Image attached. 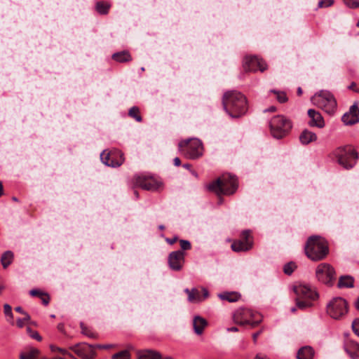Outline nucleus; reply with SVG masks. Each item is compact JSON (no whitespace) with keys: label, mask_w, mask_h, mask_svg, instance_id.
<instances>
[{"label":"nucleus","mask_w":359,"mask_h":359,"mask_svg":"<svg viewBox=\"0 0 359 359\" xmlns=\"http://www.w3.org/2000/svg\"><path fill=\"white\" fill-rule=\"evenodd\" d=\"M128 115L137 122H141L142 121V116L140 115V109L136 106L132 107L129 109Z\"/></svg>","instance_id":"32"},{"label":"nucleus","mask_w":359,"mask_h":359,"mask_svg":"<svg viewBox=\"0 0 359 359\" xmlns=\"http://www.w3.org/2000/svg\"><path fill=\"white\" fill-rule=\"evenodd\" d=\"M94 346H95V348H103V349H108V348H112L114 346V345H113V344H106V345L97 344V345H94Z\"/></svg>","instance_id":"48"},{"label":"nucleus","mask_w":359,"mask_h":359,"mask_svg":"<svg viewBox=\"0 0 359 359\" xmlns=\"http://www.w3.org/2000/svg\"><path fill=\"white\" fill-rule=\"evenodd\" d=\"M39 298L41 299L42 303L45 306H47L49 304L50 296L48 295V294L43 292V296H41V297H39Z\"/></svg>","instance_id":"45"},{"label":"nucleus","mask_w":359,"mask_h":359,"mask_svg":"<svg viewBox=\"0 0 359 359\" xmlns=\"http://www.w3.org/2000/svg\"><path fill=\"white\" fill-rule=\"evenodd\" d=\"M308 116L310 118V121L308 122L310 127L323 128L325 126L323 117L319 111L310 109L308 111Z\"/></svg>","instance_id":"19"},{"label":"nucleus","mask_w":359,"mask_h":359,"mask_svg":"<svg viewBox=\"0 0 359 359\" xmlns=\"http://www.w3.org/2000/svg\"><path fill=\"white\" fill-rule=\"evenodd\" d=\"M111 5L104 1H97L95 4V10L100 15H106L109 13Z\"/></svg>","instance_id":"29"},{"label":"nucleus","mask_w":359,"mask_h":359,"mask_svg":"<svg viewBox=\"0 0 359 359\" xmlns=\"http://www.w3.org/2000/svg\"><path fill=\"white\" fill-rule=\"evenodd\" d=\"M4 194V190H3V185L2 184H0V196H1Z\"/></svg>","instance_id":"62"},{"label":"nucleus","mask_w":359,"mask_h":359,"mask_svg":"<svg viewBox=\"0 0 359 359\" xmlns=\"http://www.w3.org/2000/svg\"><path fill=\"white\" fill-rule=\"evenodd\" d=\"M348 89L359 93V88L357 87V85L355 82H352L350 86L348 87Z\"/></svg>","instance_id":"47"},{"label":"nucleus","mask_w":359,"mask_h":359,"mask_svg":"<svg viewBox=\"0 0 359 359\" xmlns=\"http://www.w3.org/2000/svg\"><path fill=\"white\" fill-rule=\"evenodd\" d=\"M138 359H161V354L156 351L145 349L137 352Z\"/></svg>","instance_id":"22"},{"label":"nucleus","mask_w":359,"mask_h":359,"mask_svg":"<svg viewBox=\"0 0 359 359\" xmlns=\"http://www.w3.org/2000/svg\"><path fill=\"white\" fill-rule=\"evenodd\" d=\"M39 354V351L36 348H32L27 351L23 352L20 354V359H34Z\"/></svg>","instance_id":"33"},{"label":"nucleus","mask_w":359,"mask_h":359,"mask_svg":"<svg viewBox=\"0 0 359 359\" xmlns=\"http://www.w3.org/2000/svg\"><path fill=\"white\" fill-rule=\"evenodd\" d=\"M293 290L297 297L310 300H316L318 297V293L312 290L309 286L304 285H295Z\"/></svg>","instance_id":"17"},{"label":"nucleus","mask_w":359,"mask_h":359,"mask_svg":"<svg viewBox=\"0 0 359 359\" xmlns=\"http://www.w3.org/2000/svg\"><path fill=\"white\" fill-rule=\"evenodd\" d=\"M43 292H41L39 290H36V289L31 290L29 291V294L32 297H41V296H43Z\"/></svg>","instance_id":"46"},{"label":"nucleus","mask_w":359,"mask_h":359,"mask_svg":"<svg viewBox=\"0 0 359 359\" xmlns=\"http://www.w3.org/2000/svg\"><path fill=\"white\" fill-rule=\"evenodd\" d=\"M315 351L310 346L302 347L297 352V359H313Z\"/></svg>","instance_id":"24"},{"label":"nucleus","mask_w":359,"mask_h":359,"mask_svg":"<svg viewBox=\"0 0 359 359\" xmlns=\"http://www.w3.org/2000/svg\"><path fill=\"white\" fill-rule=\"evenodd\" d=\"M359 108L357 104H353L351 106L349 111L345 113L342 117L341 121L345 125H353L359 122Z\"/></svg>","instance_id":"18"},{"label":"nucleus","mask_w":359,"mask_h":359,"mask_svg":"<svg viewBox=\"0 0 359 359\" xmlns=\"http://www.w3.org/2000/svg\"><path fill=\"white\" fill-rule=\"evenodd\" d=\"M245 72H256L259 69L262 72L267 69V65L264 60L256 56L245 57L243 63Z\"/></svg>","instance_id":"14"},{"label":"nucleus","mask_w":359,"mask_h":359,"mask_svg":"<svg viewBox=\"0 0 359 359\" xmlns=\"http://www.w3.org/2000/svg\"><path fill=\"white\" fill-rule=\"evenodd\" d=\"M80 327L81 329V333L90 338L95 339L97 338V334L92 332L89 328H88L83 322L80 323Z\"/></svg>","instance_id":"34"},{"label":"nucleus","mask_w":359,"mask_h":359,"mask_svg":"<svg viewBox=\"0 0 359 359\" xmlns=\"http://www.w3.org/2000/svg\"><path fill=\"white\" fill-rule=\"evenodd\" d=\"M173 161H174V165L175 166H180L181 165V161L178 157L175 158Z\"/></svg>","instance_id":"54"},{"label":"nucleus","mask_w":359,"mask_h":359,"mask_svg":"<svg viewBox=\"0 0 359 359\" xmlns=\"http://www.w3.org/2000/svg\"><path fill=\"white\" fill-rule=\"evenodd\" d=\"M23 315L25 316V317L22 319L25 322H28L30 320V316L27 312H25Z\"/></svg>","instance_id":"55"},{"label":"nucleus","mask_w":359,"mask_h":359,"mask_svg":"<svg viewBox=\"0 0 359 359\" xmlns=\"http://www.w3.org/2000/svg\"><path fill=\"white\" fill-rule=\"evenodd\" d=\"M180 244L182 251L188 250L191 248V243L187 240H180Z\"/></svg>","instance_id":"39"},{"label":"nucleus","mask_w":359,"mask_h":359,"mask_svg":"<svg viewBox=\"0 0 359 359\" xmlns=\"http://www.w3.org/2000/svg\"><path fill=\"white\" fill-rule=\"evenodd\" d=\"M334 4V0H320L318 2L319 8H327L331 6Z\"/></svg>","instance_id":"41"},{"label":"nucleus","mask_w":359,"mask_h":359,"mask_svg":"<svg viewBox=\"0 0 359 359\" xmlns=\"http://www.w3.org/2000/svg\"><path fill=\"white\" fill-rule=\"evenodd\" d=\"M111 58L116 62L121 63L128 62L132 60V56L128 50L115 53L112 55Z\"/></svg>","instance_id":"25"},{"label":"nucleus","mask_w":359,"mask_h":359,"mask_svg":"<svg viewBox=\"0 0 359 359\" xmlns=\"http://www.w3.org/2000/svg\"><path fill=\"white\" fill-rule=\"evenodd\" d=\"M15 310L18 312V313H20L22 314H23L25 311L22 309V308L21 306H17Z\"/></svg>","instance_id":"57"},{"label":"nucleus","mask_w":359,"mask_h":359,"mask_svg":"<svg viewBox=\"0 0 359 359\" xmlns=\"http://www.w3.org/2000/svg\"><path fill=\"white\" fill-rule=\"evenodd\" d=\"M65 355H68L69 357L74 358V359L75 358L74 357V355L71 353H69L68 351H67V354H66Z\"/></svg>","instance_id":"64"},{"label":"nucleus","mask_w":359,"mask_h":359,"mask_svg":"<svg viewBox=\"0 0 359 359\" xmlns=\"http://www.w3.org/2000/svg\"><path fill=\"white\" fill-rule=\"evenodd\" d=\"M179 147H186L185 156L191 159H196L202 155L203 146L201 142L196 138L189 140H182L179 143Z\"/></svg>","instance_id":"9"},{"label":"nucleus","mask_w":359,"mask_h":359,"mask_svg":"<svg viewBox=\"0 0 359 359\" xmlns=\"http://www.w3.org/2000/svg\"><path fill=\"white\" fill-rule=\"evenodd\" d=\"M112 359H130V354L128 351L123 350L114 354Z\"/></svg>","instance_id":"36"},{"label":"nucleus","mask_w":359,"mask_h":359,"mask_svg":"<svg viewBox=\"0 0 359 359\" xmlns=\"http://www.w3.org/2000/svg\"><path fill=\"white\" fill-rule=\"evenodd\" d=\"M345 351L352 359L359 358V344L354 341H350L345 346Z\"/></svg>","instance_id":"20"},{"label":"nucleus","mask_w":359,"mask_h":359,"mask_svg":"<svg viewBox=\"0 0 359 359\" xmlns=\"http://www.w3.org/2000/svg\"><path fill=\"white\" fill-rule=\"evenodd\" d=\"M135 184L144 190L155 191L163 187L161 181L151 176L139 175L135 177Z\"/></svg>","instance_id":"11"},{"label":"nucleus","mask_w":359,"mask_h":359,"mask_svg":"<svg viewBox=\"0 0 359 359\" xmlns=\"http://www.w3.org/2000/svg\"><path fill=\"white\" fill-rule=\"evenodd\" d=\"M222 105L226 112L232 118L244 115L248 109L245 96L237 90L226 92L222 97Z\"/></svg>","instance_id":"1"},{"label":"nucleus","mask_w":359,"mask_h":359,"mask_svg":"<svg viewBox=\"0 0 359 359\" xmlns=\"http://www.w3.org/2000/svg\"><path fill=\"white\" fill-rule=\"evenodd\" d=\"M316 276L318 280L328 286H332L336 279V273L334 268L329 264H320L316 270Z\"/></svg>","instance_id":"8"},{"label":"nucleus","mask_w":359,"mask_h":359,"mask_svg":"<svg viewBox=\"0 0 359 359\" xmlns=\"http://www.w3.org/2000/svg\"><path fill=\"white\" fill-rule=\"evenodd\" d=\"M271 135L276 139L285 137L291 130L292 121L282 115L274 116L269 122Z\"/></svg>","instance_id":"5"},{"label":"nucleus","mask_w":359,"mask_h":359,"mask_svg":"<svg viewBox=\"0 0 359 359\" xmlns=\"http://www.w3.org/2000/svg\"><path fill=\"white\" fill-rule=\"evenodd\" d=\"M327 313L333 319L340 320L348 313V303L342 297H334L327 304Z\"/></svg>","instance_id":"7"},{"label":"nucleus","mask_w":359,"mask_h":359,"mask_svg":"<svg viewBox=\"0 0 359 359\" xmlns=\"http://www.w3.org/2000/svg\"><path fill=\"white\" fill-rule=\"evenodd\" d=\"M248 315L252 316V313L250 310H238L233 316L235 323L241 325H250L252 327H255L261 322V319L257 320H250L244 318L243 316H247Z\"/></svg>","instance_id":"16"},{"label":"nucleus","mask_w":359,"mask_h":359,"mask_svg":"<svg viewBox=\"0 0 359 359\" xmlns=\"http://www.w3.org/2000/svg\"><path fill=\"white\" fill-rule=\"evenodd\" d=\"M184 292L188 295V301L189 302L194 303L203 301V298L201 294V291L198 290V289L192 288L191 290H189L188 288H186L184 290Z\"/></svg>","instance_id":"26"},{"label":"nucleus","mask_w":359,"mask_h":359,"mask_svg":"<svg viewBox=\"0 0 359 359\" xmlns=\"http://www.w3.org/2000/svg\"><path fill=\"white\" fill-rule=\"evenodd\" d=\"M271 93L276 95V99L280 103H285L287 101V97L285 92L271 90Z\"/></svg>","instance_id":"35"},{"label":"nucleus","mask_w":359,"mask_h":359,"mask_svg":"<svg viewBox=\"0 0 359 359\" xmlns=\"http://www.w3.org/2000/svg\"><path fill=\"white\" fill-rule=\"evenodd\" d=\"M65 355H68L69 357L74 358V359L75 358L74 357V355L71 353H69L68 351H67V354H66Z\"/></svg>","instance_id":"63"},{"label":"nucleus","mask_w":359,"mask_h":359,"mask_svg":"<svg viewBox=\"0 0 359 359\" xmlns=\"http://www.w3.org/2000/svg\"><path fill=\"white\" fill-rule=\"evenodd\" d=\"M296 306L299 309H305L306 308L312 306L313 304L311 302L310 299H301L299 297H296L295 299Z\"/></svg>","instance_id":"31"},{"label":"nucleus","mask_w":359,"mask_h":359,"mask_svg":"<svg viewBox=\"0 0 359 359\" xmlns=\"http://www.w3.org/2000/svg\"><path fill=\"white\" fill-rule=\"evenodd\" d=\"M208 323L205 319L200 316H195L193 320V327L196 334L201 335L207 326Z\"/></svg>","instance_id":"23"},{"label":"nucleus","mask_w":359,"mask_h":359,"mask_svg":"<svg viewBox=\"0 0 359 359\" xmlns=\"http://www.w3.org/2000/svg\"><path fill=\"white\" fill-rule=\"evenodd\" d=\"M313 102L330 115L334 114L337 110V100L329 91L321 90L316 93L313 97Z\"/></svg>","instance_id":"6"},{"label":"nucleus","mask_w":359,"mask_h":359,"mask_svg":"<svg viewBox=\"0 0 359 359\" xmlns=\"http://www.w3.org/2000/svg\"><path fill=\"white\" fill-rule=\"evenodd\" d=\"M202 292H203V297H202L203 298V300L205 299V298H207L208 297V291L207 289L203 287L202 288Z\"/></svg>","instance_id":"52"},{"label":"nucleus","mask_w":359,"mask_h":359,"mask_svg":"<svg viewBox=\"0 0 359 359\" xmlns=\"http://www.w3.org/2000/svg\"><path fill=\"white\" fill-rule=\"evenodd\" d=\"M354 280L353 278L350 276H342L339 278L337 284L338 287H347L351 288L353 287Z\"/></svg>","instance_id":"28"},{"label":"nucleus","mask_w":359,"mask_h":359,"mask_svg":"<svg viewBox=\"0 0 359 359\" xmlns=\"http://www.w3.org/2000/svg\"><path fill=\"white\" fill-rule=\"evenodd\" d=\"M260 334H261V331H258L252 334V339H253V341L255 343L257 341V339L259 336Z\"/></svg>","instance_id":"53"},{"label":"nucleus","mask_w":359,"mask_h":359,"mask_svg":"<svg viewBox=\"0 0 359 359\" xmlns=\"http://www.w3.org/2000/svg\"><path fill=\"white\" fill-rule=\"evenodd\" d=\"M25 321L22 318H18L17 320V325L18 327H22L25 325Z\"/></svg>","instance_id":"50"},{"label":"nucleus","mask_w":359,"mask_h":359,"mask_svg":"<svg viewBox=\"0 0 359 359\" xmlns=\"http://www.w3.org/2000/svg\"><path fill=\"white\" fill-rule=\"evenodd\" d=\"M50 349H51L52 351H58V352H60L62 355L67 354V350H66L65 348H62L57 347V346H53V345L50 346Z\"/></svg>","instance_id":"44"},{"label":"nucleus","mask_w":359,"mask_h":359,"mask_svg":"<svg viewBox=\"0 0 359 359\" xmlns=\"http://www.w3.org/2000/svg\"><path fill=\"white\" fill-rule=\"evenodd\" d=\"M177 240H178V237H177V236H174L173 238H167L165 239V241H166L168 244H170V245H172V244H174L175 243H176Z\"/></svg>","instance_id":"49"},{"label":"nucleus","mask_w":359,"mask_h":359,"mask_svg":"<svg viewBox=\"0 0 359 359\" xmlns=\"http://www.w3.org/2000/svg\"><path fill=\"white\" fill-rule=\"evenodd\" d=\"M255 359H270L269 358H268L266 355H262L260 353H258L256 355V356L255 357Z\"/></svg>","instance_id":"51"},{"label":"nucleus","mask_w":359,"mask_h":359,"mask_svg":"<svg viewBox=\"0 0 359 359\" xmlns=\"http://www.w3.org/2000/svg\"><path fill=\"white\" fill-rule=\"evenodd\" d=\"M355 306L359 311V297L357 298L355 302Z\"/></svg>","instance_id":"60"},{"label":"nucleus","mask_w":359,"mask_h":359,"mask_svg":"<svg viewBox=\"0 0 359 359\" xmlns=\"http://www.w3.org/2000/svg\"><path fill=\"white\" fill-rule=\"evenodd\" d=\"M4 311L6 316H8L9 318H13V315L12 313V308L9 304H4Z\"/></svg>","instance_id":"43"},{"label":"nucleus","mask_w":359,"mask_h":359,"mask_svg":"<svg viewBox=\"0 0 359 359\" xmlns=\"http://www.w3.org/2000/svg\"><path fill=\"white\" fill-rule=\"evenodd\" d=\"M69 349L83 359H93L96 355L95 346L86 343H78L70 346Z\"/></svg>","instance_id":"13"},{"label":"nucleus","mask_w":359,"mask_h":359,"mask_svg":"<svg viewBox=\"0 0 359 359\" xmlns=\"http://www.w3.org/2000/svg\"><path fill=\"white\" fill-rule=\"evenodd\" d=\"M333 154L338 163L346 170L353 168L358 158L357 151L351 145L337 148Z\"/></svg>","instance_id":"4"},{"label":"nucleus","mask_w":359,"mask_h":359,"mask_svg":"<svg viewBox=\"0 0 359 359\" xmlns=\"http://www.w3.org/2000/svg\"><path fill=\"white\" fill-rule=\"evenodd\" d=\"M276 110V108L273 106L268 108V109H266L264 111V112H273Z\"/></svg>","instance_id":"56"},{"label":"nucleus","mask_w":359,"mask_h":359,"mask_svg":"<svg viewBox=\"0 0 359 359\" xmlns=\"http://www.w3.org/2000/svg\"><path fill=\"white\" fill-rule=\"evenodd\" d=\"M102 162L112 168L119 167L124 162L123 154L118 149L104 150L100 154Z\"/></svg>","instance_id":"10"},{"label":"nucleus","mask_w":359,"mask_h":359,"mask_svg":"<svg viewBox=\"0 0 359 359\" xmlns=\"http://www.w3.org/2000/svg\"><path fill=\"white\" fill-rule=\"evenodd\" d=\"M344 4L349 8H359V0H343Z\"/></svg>","instance_id":"40"},{"label":"nucleus","mask_w":359,"mask_h":359,"mask_svg":"<svg viewBox=\"0 0 359 359\" xmlns=\"http://www.w3.org/2000/svg\"><path fill=\"white\" fill-rule=\"evenodd\" d=\"M305 254L311 260L317 262L326 257L329 253L327 241L320 236H309L304 246Z\"/></svg>","instance_id":"2"},{"label":"nucleus","mask_w":359,"mask_h":359,"mask_svg":"<svg viewBox=\"0 0 359 359\" xmlns=\"http://www.w3.org/2000/svg\"><path fill=\"white\" fill-rule=\"evenodd\" d=\"M253 241L251 231L245 230L241 233V239L234 241L231 244V249L234 252H245L252 248Z\"/></svg>","instance_id":"12"},{"label":"nucleus","mask_w":359,"mask_h":359,"mask_svg":"<svg viewBox=\"0 0 359 359\" xmlns=\"http://www.w3.org/2000/svg\"><path fill=\"white\" fill-rule=\"evenodd\" d=\"M185 253L182 250L171 252L168 257V262L170 269L175 271L182 270L184 264Z\"/></svg>","instance_id":"15"},{"label":"nucleus","mask_w":359,"mask_h":359,"mask_svg":"<svg viewBox=\"0 0 359 359\" xmlns=\"http://www.w3.org/2000/svg\"><path fill=\"white\" fill-rule=\"evenodd\" d=\"M27 334L33 339L37 340L38 341H41L42 337L38 333V332L32 330L29 327H27Z\"/></svg>","instance_id":"38"},{"label":"nucleus","mask_w":359,"mask_h":359,"mask_svg":"<svg viewBox=\"0 0 359 359\" xmlns=\"http://www.w3.org/2000/svg\"><path fill=\"white\" fill-rule=\"evenodd\" d=\"M191 166V165L190 164H189V163H185V164H184V165H183V167H184V168H186V169H188V170H189V169H190Z\"/></svg>","instance_id":"61"},{"label":"nucleus","mask_w":359,"mask_h":359,"mask_svg":"<svg viewBox=\"0 0 359 359\" xmlns=\"http://www.w3.org/2000/svg\"><path fill=\"white\" fill-rule=\"evenodd\" d=\"M317 140V135L315 133L308 129H304L299 135V141L302 144H309Z\"/></svg>","instance_id":"21"},{"label":"nucleus","mask_w":359,"mask_h":359,"mask_svg":"<svg viewBox=\"0 0 359 359\" xmlns=\"http://www.w3.org/2000/svg\"><path fill=\"white\" fill-rule=\"evenodd\" d=\"M228 332H238V329L236 327H231L227 328Z\"/></svg>","instance_id":"58"},{"label":"nucleus","mask_w":359,"mask_h":359,"mask_svg":"<svg viewBox=\"0 0 359 359\" xmlns=\"http://www.w3.org/2000/svg\"><path fill=\"white\" fill-rule=\"evenodd\" d=\"M302 93H303V91H302V88H301V87H299V88H297V95H299V96L302 95Z\"/></svg>","instance_id":"59"},{"label":"nucleus","mask_w":359,"mask_h":359,"mask_svg":"<svg viewBox=\"0 0 359 359\" xmlns=\"http://www.w3.org/2000/svg\"><path fill=\"white\" fill-rule=\"evenodd\" d=\"M352 330L353 332L359 337V318L355 319L352 323Z\"/></svg>","instance_id":"42"},{"label":"nucleus","mask_w":359,"mask_h":359,"mask_svg":"<svg viewBox=\"0 0 359 359\" xmlns=\"http://www.w3.org/2000/svg\"><path fill=\"white\" fill-rule=\"evenodd\" d=\"M13 253L11 251H6L3 253L1 257V262L4 269L7 268L13 262Z\"/></svg>","instance_id":"30"},{"label":"nucleus","mask_w":359,"mask_h":359,"mask_svg":"<svg viewBox=\"0 0 359 359\" xmlns=\"http://www.w3.org/2000/svg\"><path fill=\"white\" fill-rule=\"evenodd\" d=\"M218 296L221 299L229 302H237L241 298V294L236 292H225L219 294Z\"/></svg>","instance_id":"27"},{"label":"nucleus","mask_w":359,"mask_h":359,"mask_svg":"<svg viewBox=\"0 0 359 359\" xmlns=\"http://www.w3.org/2000/svg\"><path fill=\"white\" fill-rule=\"evenodd\" d=\"M238 189V180L231 174H224L208 185V189L217 195H231Z\"/></svg>","instance_id":"3"},{"label":"nucleus","mask_w":359,"mask_h":359,"mask_svg":"<svg viewBox=\"0 0 359 359\" xmlns=\"http://www.w3.org/2000/svg\"><path fill=\"white\" fill-rule=\"evenodd\" d=\"M296 268V264L293 262H290L284 265L283 271L285 274L290 276L293 273Z\"/></svg>","instance_id":"37"}]
</instances>
